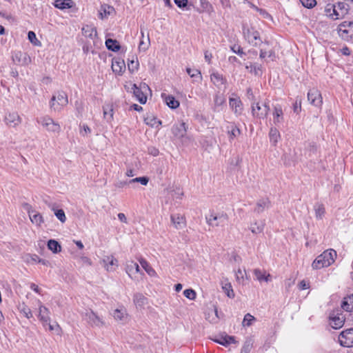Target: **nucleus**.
I'll return each instance as SVG.
<instances>
[{
	"mask_svg": "<svg viewBox=\"0 0 353 353\" xmlns=\"http://www.w3.org/2000/svg\"><path fill=\"white\" fill-rule=\"evenodd\" d=\"M336 257V252L333 249H328L319 255L312 264L314 270L328 267L332 265Z\"/></svg>",
	"mask_w": 353,
	"mask_h": 353,
	"instance_id": "1",
	"label": "nucleus"
},
{
	"mask_svg": "<svg viewBox=\"0 0 353 353\" xmlns=\"http://www.w3.org/2000/svg\"><path fill=\"white\" fill-rule=\"evenodd\" d=\"M68 103V96L65 92H58L53 95L50 101V108L54 111L59 112Z\"/></svg>",
	"mask_w": 353,
	"mask_h": 353,
	"instance_id": "2",
	"label": "nucleus"
},
{
	"mask_svg": "<svg viewBox=\"0 0 353 353\" xmlns=\"http://www.w3.org/2000/svg\"><path fill=\"white\" fill-rule=\"evenodd\" d=\"M243 32L245 39L250 44L254 46H259L263 43L259 32L254 28L244 27Z\"/></svg>",
	"mask_w": 353,
	"mask_h": 353,
	"instance_id": "3",
	"label": "nucleus"
},
{
	"mask_svg": "<svg viewBox=\"0 0 353 353\" xmlns=\"http://www.w3.org/2000/svg\"><path fill=\"white\" fill-rule=\"evenodd\" d=\"M37 122L41 123L50 132L59 134L61 131L60 125L48 116L38 119Z\"/></svg>",
	"mask_w": 353,
	"mask_h": 353,
	"instance_id": "4",
	"label": "nucleus"
},
{
	"mask_svg": "<svg viewBox=\"0 0 353 353\" xmlns=\"http://www.w3.org/2000/svg\"><path fill=\"white\" fill-rule=\"evenodd\" d=\"M330 325L334 329L343 327L345 318L340 310H333L329 315Z\"/></svg>",
	"mask_w": 353,
	"mask_h": 353,
	"instance_id": "5",
	"label": "nucleus"
},
{
	"mask_svg": "<svg viewBox=\"0 0 353 353\" xmlns=\"http://www.w3.org/2000/svg\"><path fill=\"white\" fill-rule=\"evenodd\" d=\"M228 220V216L227 214L223 212L218 214L212 213L206 216L207 223L212 227L224 225L227 223Z\"/></svg>",
	"mask_w": 353,
	"mask_h": 353,
	"instance_id": "6",
	"label": "nucleus"
},
{
	"mask_svg": "<svg viewBox=\"0 0 353 353\" xmlns=\"http://www.w3.org/2000/svg\"><path fill=\"white\" fill-rule=\"evenodd\" d=\"M270 111V107L267 103H263L261 105L259 103H253L252 104V113L254 117L259 119L265 118Z\"/></svg>",
	"mask_w": 353,
	"mask_h": 353,
	"instance_id": "7",
	"label": "nucleus"
},
{
	"mask_svg": "<svg viewBox=\"0 0 353 353\" xmlns=\"http://www.w3.org/2000/svg\"><path fill=\"white\" fill-rule=\"evenodd\" d=\"M339 342L341 346L353 347V328L341 332L339 336Z\"/></svg>",
	"mask_w": 353,
	"mask_h": 353,
	"instance_id": "8",
	"label": "nucleus"
},
{
	"mask_svg": "<svg viewBox=\"0 0 353 353\" xmlns=\"http://www.w3.org/2000/svg\"><path fill=\"white\" fill-rule=\"evenodd\" d=\"M353 21H343L337 28L339 35L344 39L350 37V33L353 32Z\"/></svg>",
	"mask_w": 353,
	"mask_h": 353,
	"instance_id": "9",
	"label": "nucleus"
},
{
	"mask_svg": "<svg viewBox=\"0 0 353 353\" xmlns=\"http://www.w3.org/2000/svg\"><path fill=\"white\" fill-rule=\"evenodd\" d=\"M84 319L92 327H102L104 325L103 321L92 310L85 314Z\"/></svg>",
	"mask_w": 353,
	"mask_h": 353,
	"instance_id": "10",
	"label": "nucleus"
},
{
	"mask_svg": "<svg viewBox=\"0 0 353 353\" xmlns=\"http://www.w3.org/2000/svg\"><path fill=\"white\" fill-rule=\"evenodd\" d=\"M307 99L312 105L316 107H321L323 103L321 92L316 88L310 89L308 91Z\"/></svg>",
	"mask_w": 353,
	"mask_h": 353,
	"instance_id": "11",
	"label": "nucleus"
},
{
	"mask_svg": "<svg viewBox=\"0 0 353 353\" xmlns=\"http://www.w3.org/2000/svg\"><path fill=\"white\" fill-rule=\"evenodd\" d=\"M4 121L8 126L15 128L21 123V119L17 112H8L4 117Z\"/></svg>",
	"mask_w": 353,
	"mask_h": 353,
	"instance_id": "12",
	"label": "nucleus"
},
{
	"mask_svg": "<svg viewBox=\"0 0 353 353\" xmlns=\"http://www.w3.org/2000/svg\"><path fill=\"white\" fill-rule=\"evenodd\" d=\"M12 61L17 65H28L30 63V57L26 54L21 51L15 52L12 54Z\"/></svg>",
	"mask_w": 353,
	"mask_h": 353,
	"instance_id": "13",
	"label": "nucleus"
},
{
	"mask_svg": "<svg viewBox=\"0 0 353 353\" xmlns=\"http://www.w3.org/2000/svg\"><path fill=\"white\" fill-rule=\"evenodd\" d=\"M335 6V19L343 18L349 10V5L345 2H338L334 4Z\"/></svg>",
	"mask_w": 353,
	"mask_h": 353,
	"instance_id": "14",
	"label": "nucleus"
},
{
	"mask_svg": "<svg viewBox=\"0 0 353 353\" xmlns=\"http://www.w3.org/2000/svg\"><path fill=\"white\" fill-rule=\"evenodd\" d=\"M102 263L107 271H114L118 267V261L113 256H106L102 259Z\"/></svg>",
	"mask_w": 353,
	"mask_h": 353,
	"instance_id": "15",
	"label": "nucleus"
},
{
	"mask_svg": "<svg viewBox=\"0 0 353 353\" xmlns=\"http://www.w3.org/2000/svg\"><path fill=\"white\" fill-rule=\"evenodd\" d=\"M25 205L28 210V215L32 223L40 226L44 221L41 214L40 213H35L34 214H32L34 210L32 209L31 206L28 204H26Z\"/></svg>",
	"mask_w": 353,
	"mask_h": 353,
	"instance_id": "16",
	"label": "nucleus"
},
{
	"mask_svg": "<svg viewBox=\"0 0 353 353\" xmlns=\"http://www.w3.org/2000/svg\"><path fill=\"white\" fill-rule=\"evenodd\" d=\"M125 68L124 61L120 58H114L112 62V71L118 74H121Z\"/></svg>",
	"mask_w": 353,
	"mask_h": 353,
	"instance_id": "17",
	"label": "nucleus"
},
{
	"mask_svg": "<svg viewBox=\"0 0 353 353\" xmlns=\"http://www.w3.org/2000/svg\"><path fill=\"white\" fill-rule=\"evenodd\" d=\"M205 319L211 323H216L219 321V316L217 308L214 306V308L208 309L205 312Z\"/></svg>",
	"mask_w": 353,
	"mask_h": 353,
	"instance_id": "18",
	"label": "nucleus"
},
{
	"mask_svg": "<svg viewBox=\"0 0 353 353\" xmlns=\"http://www.w3.org/2000/svg\"><path fill=\"white\" fill-rule=\"evenodd\" d=\"M173 134L177 138H182L186 134V127L185 123H180L173 125L172 128Z\"/></svg>",
	"mask_w": 353,
	"mask_h": 353,
	"instance_id": "19",
	"label": "nucleus"
},
{
	"mask_svg": "<svg viewBox=\"0 0 353 353\" xmlns=\"http://www.w3.org/2000/svg\"><path fill=\"white\" fill-rule=\"evenodd\" d=\"M210 79L214 85L217 88H221L222 85H225L227 83L226 79L219 72H213L210 75Z\"/></svg>",
	"mask_w": 353,
	"mask_h": 353,
	"instance_id": "20",
	"label": "nucleus"
},
{
	"mask_svg": "<svg viewBox=\"0 0 353 353\" xmlns=\"http://www.w3.org/2000/svg\"><path fill=\"white\" fill-rule=\"evenodd\" d=\"M284 120L283 112L282 108L280 105H276L274 107L273 112V122L274 124L282 123Z\"/></svg>",
	"mask_w": 353,
	"mask_h": 353,
	"instance_id": "21",
	"label": "nucleus"
},
{
	"mask_svg": "<svg viewBox=\"0 0 353 353\" xmlns=\"http://www.w3.org/2000/svg\"><path fill=\"white\" fill-rule=\"evenodd\" d=\"M112 316L116 321L122 323H124L128 319V313L124 307L114 310Z\"/></svg>",
	"mask_w": 353,
	"mask_h": 353,
	"instance_id": "22",
	"label": "nucleus"
},
{
	"mask_svg": "<svg viewBox=\"0 0 353 353\" xmlns=\"http://www.w3.org/2000/svg\"><path fill=\"white\" fill-rule=\"evenodd\" d=\"M270 202L268 198L259 199L257 203L254 212L257 214L262 213L266 208L270 207Z\"/></svg>",
	"mask_w": 353,
	"mask_h": 353,
	"instance_id": "23",
	"label": "nucleus"
},
{
	"mask_svg": "<svg viewBox=\"0 0 353 353\" xmlns=\"http://www.w3.org/2000/svg\"><path fill=\"white\" fill-rule=\"evenodd\" d=\"M171 221L176 229H181L185 226V218L179 214H172Z\"/></svg>",
	"mask_w": 353,
	"mask_h": 353,
	"instance_id": "24",
	"label": "nucleus"
},
{
	"mask_svg": "<svg viewBox=\"0 0 353 353\" xmlns=\"http://www.w3.org/2000/svg\"><path fill=\"white\" fill-rule=\"evenodd\" d=\"M229 103L230 107L234 110V113L240 114L242 110V103L238 98H230Z\"/></svg>",
	"mask_w": 353,
	"mask_h": 353,
	"instance_id": "25",
	"label": "nucleus"
},
{
	"mask_svg": "<svg viewBox=\"0 0 353 353\" xmlns=\"http://www.w3.org/2000/svg\"><path fill=\"white\" fill-rule=\"evenodd\" d=\"M133 94L137 100L142 104L145 103L147 101L146 96L143 94L141 88H138L136 84L132 85Z\"/></svg>",
	"mask_w": 353,
	"mask_h": 353,
	"instance_id": "26",
	"label": "nucleus"
},
{
	"mask_svg": "<svg viewBox=\"0 0 353 353\" xmlns=\"http://www.w3.org/2000/svg\"><path fill=\"white\" fill-rule=\"evenodd\" d=\"M161 97L170 108L175 109L179 106V102L174 97L165 94H162Z\"/></svg>",
	"mask_w": 353,
	"mask_h": 353,
	"instance_id": "27",
	"label": "nucleus"
},
{
	"mask_svg": "<svg viewBox=\"0 0 353 353\" xmlns=\"http://www.w3.org/2000/svg\"><path fill=\"white\" fill-rule=\"evenodd\" d=\"M39 319L41 321H43V323L50 322V318L49 316V314H50L49 310L46 307H45L42 305H39Z\"/></svg>",
	"mask_w": 353,
	"mask_h": 353,
	"instance_id": "28",
	"label": "nucleus"
},
{
	"mask_svg": "<svg viewBox=\"0 0 353 353\" xmlns=\"http://www.w3.org/2000/svg\"><path fill=\"white\" fill-rule=\"evenodd\" d=\"M83 34L90 39H94L97 36V30L94 27L86 25L82 28Z\"/></svg>",
	"mask_w": 353,
	"mask_h": 353,
	"instance_id": "29",
	"label": "nucleus"
},
{
	"mask_svg": "<svg viewBox=\"0 0 353 353\" xmlns=\"http://www.w3.org/2000/svg\"><path fill=\"white\" fill-rule=\"evenodd\" d=\"M341 307L347 312L353 311V295L344 299L341 304Z\"/></svg>",
	"mask_w": 353,
	"mask_h": 353,
	"instance_id": "30",
	"label": "nucleus"
},
{
	"mask_svg": "<svg viewBox=\"0 0 353 353\" xmlns=\"http://www.w3.org/2000/svg\"><path fill=\"white\" fill-rule=\"evenodd\" d=\"M134 303L137 307H143L148 303V299L141 293H137L134 296Z\"/></svg>",
	"mask_w": 353,
	"mask_h": 353,
	"instance_id": "31",
	"label": "nucleus"
},
{
	"mask_svg": "<svg viewBox=\"0 0 353 353\" xmlns=\"http://www.w3.org/2000/svg\"><path fill=\"white\" fill-rule=\"evenodd\" d=\"M269 137L270 143L273 145H276L280 139V133L279 130L275 128H271L269 132Z\"/></svg>",
	"mask_w": 353,
	"mask_h": 353,
	"instance_id": "32",
	"label": "nucleus"
},
{
	"mask_svg": "<svg viewBox=\"0 0 353 353\" xmlns=\"http://www.w3.org/2000/svg\"><path fill=\"white\" fill-rule=\"evenodd\" d=\"M105 46L109 50L117 52L120 50L121 46L117 40L108 39L105 41Z\"/></svg>",
	"mask_w": 353,
	"mask_h": 353,
	"instance_id": "33",
	"label": "nucleus"
},
{
	"mask_svg": "<svg viewBox=\"0 0 353 353\" xmlns=\"http://www.w3.org/2000/svg\"><path fill=\"white\" fill-rule=\"evenodd\" d=\"M72 0H57L54 3V6L59 9L63 10L72 8Z\"/></svg>",
	"mask_w": 353,
	"mask_h": 353,
	"instance_id": "34",
	"label": "nucleus"
},
{
	"mask_svg": "<svg viewBox=\"0 0 353 353\" xmlns=\"http://www.w3.org/2000/svg\"><path fill=\"white\" fill-rule=\"evenodd\" d=\"M48 248L54 253L60 252L61 250V247L59 242L54 239H50L48 241Z\"/></svg>",
	"mask_w": 353,
	"mask_h": 353,
	"instance_id": "35",
	"label": "nucleus"
},
{
	"mask_svg": "<svg viewBox=\"0 0 353 353\" xmlns=\"http://www.w3.org/2000/svg\"><path fill=\"white\" fill-rule=\"evenodd\" d=\"M114 9L113 7L108 6V5H103L101 8V11L99 13L101 19H104L108 17V15H110L112 12H114Z\"/></svg>",
	"mask_w": 353,
	"mask_h": 353,
	"instance_id": "36",
	"label": "nucleus"
},
{
	"mask_svg": "<svg viewBox=\"0 0 353 353\" xmlns=\"http://www.w3.org/2000/svg\"><path fill=\"white\" fill-rule=\"evenodd\" d=\"M140 272V268L139 265L134 261H130L129 264L127 265L126 267V272L129 276H131V274L138 273Z\"/></svg>",
	"mask_w": 353,
	"mask_h": 353,
	"instance_id": "37",
	"label": "nucleus"
},
{
	"mask_svg": "<svg viewBox=\"0 0 353 353\" xmlns=\"http://www.w3.org/2000/svg\"><path fill=\"white\" fill-rule=\"evenodd\" d=\"M254 341L252 338H248L244 342L241 353H249L253 347Z\"/></svg>",
	"mask_w": 353,
	"mask_h": 353,
	"instance_id": "38",
	"label": "nucleus"
},
{
	"mask_svg": "<svg viewBox=\"0 0 353 353\" xmlns=\"http://www.w3.org/2000/svg\"><path fill=\"white\" fill-rule=\"evenodd\" d=\"M149 182V178L148 176L137 177L132 179L125 181V184H133L134 183H140L143 185H147Z\"/></svg>",
	"mask_w": 353,
	"mask_h": 353,
	"instance_id": "39",
	"label": "nucleus"
},
{
	"mask_svg": "<svg viewBox=\"0 0 353 353\" xmlns=\"http://www.w3.org/2000/svg\"><path fill=\"white\" fill-rule=\"evenodd\" d=\"M140 264L142 268L146 271V272L150 275L153 276L156 274L154 270L148 264V263L143 259H141L139 260Z\"/></svg>",
	"mask_w": 353,
	"mask_h": 353,
	"instance_id": "40",
	"label": "nucleus"
},
{
	"mask_svg": "<svg viewBox=\"0 0 353 353\" xmlns=\"http://www.w3.org/2000/svg\"><path fill=\"white\" fill-rule=\"evenodd\" d=\"M265 223L261 221L260 223L255 222L254 224H251L250 230L253 234H259L263 232Z\"/></svg>",
	"mask_w": 353,
	"mask_h": 353,
	"instance_id": "41",
	"label": "nucleus"
},
{
	"mask_svg": "<svg viewBox=\"0 0 353 353\" xmlns=\"http://www.w3.org/2000/svg\"><path fill=\"white\" fill-rule=\"evenodd\" d=\"M335 6L334 4H327L325 7V12L330 18L332 19L333 20H336L337 19H335Z\"/></svg>",
	"mask_w": 353,
	"mask_h": 353,
	"instance_id": "42",
	"label": "nucleus"
},
{
	"mask_svg": "<svg viewBox=\"0 0 353 353\" xmlns=\"http://www.w3.org/2000/svg\"><path fill=\"white\" fill-rule=\"evenodd\" d=\"M315 214L316 219H321L325 212V208L323 204H316L314 207Z\"/></svg>",
	"mask_w": 353,
	"mask_h": 353,
	"instance_id": "43",
	"label": "nucleus"
},
{
	"mask_svg": "<svg viewBox=\"0 0 353 353\" xmlns=\"http://www.w3.org/2000/svg\"><path fill=\"white\" fill-rule=\"evenodd\" d=\"M241 134V130H239V128L235 125H233L232 126V129L231 130H229L228 131V135H229V139L230 141H231L232 139H234V138L237 137L238 136H239Z\"/></svg>",
	"mask_w": 353,
	"mask_h": 353,
	"instance_id": "44",
	"label": "nucleus"
},
{
	"mask_svg": "<svg viewBox=\"0 0 353 353\" xmlns=\"http://www.w3.org/2000/svg\"><path fill=\"white\" fill-rule=\"evenodd\" d=\"M187 73L192 77V78H198L197 81H201L202 79V76L201 74L200 70L197 69L192 70L191 68H186Z\"/></svg>",
	"mask_w": 353,
	"mask_h": 353,
	"instance_id": "45",
	"label": "nucleus"
},
{
	"mask_svg": "<svg viewBox=\"0 0 353 353\" xmlns=\"http://www.w3.org/2000/svg\"><path fill=\"white\" fill-rule=\"evenodd\" d=\"M222 289L223 292L227 294V296L230 298L234 297V293L232 288V285L230 283H226L222 286Z\"/></svg>",
	"mask_w": 353,
	"mask_h": 353,
	"instance_id": "46",
	"label": "nucleus"
},
{
	"mask_svg": "<svg viewBox=\"0 0 353 353\" xmlns=\"http://www.w3.org/2000/svg\"><path fill=\"white\" fill-rule=\"evenodd\" d=\"M255 320H256V319L254 316H253L250 313H248L245 315V316L243 318V320L242 322V325L243 327H245V326L249 327L252 324V322L254 321Z\"/></svg>",
	"mask_w": 353,
	"mask_h": 353,
	"instance_id": "47",
	"label": "nucleus"
},
{
	"mask_svg": "<svg viewBox=\"0 0 353 353\" xmlns=\"http://www.w3.org/2000/svg\"><path fill=\"white\" fill-rule=\"evenodd\" d=\"M29 41L35 46H40L41 42L37 39L36 34L32 31H29L28 34Z\"/></svg>",
	"mask_w": 353,
	"mask_h": 353,
	"instance_id": "48",
	"label": "nucleus"
},
{
	"mask_svg": "<svg viewBox=\"0 0 353 353\" xmlns=\"http://www.w3.org/2000/svg\"><path fill=\"white\" fill-rule=\"evenodd\" d=\"M183 294L186 298L190 300H194L196 298V292L192 289L185 290L183 291Z\"/></svg>",
	"mask_w": 353,
	"mask_h": 353,
	"instance_id": "49",
	"label": "nucleus"
},
{
	"mask_svg": "<svg viewBox=\"0 0 353 353\" xmlns=\"http://www.w3.org/2000/svg\"><path fill=\"white\" fill-rule=\"evenodd\" d=\"M226 335H221L214 339H213V341L219 344H221L222 345H224V346H228V342L227 341L228 340L226 339Z\"/></svg>",
	"mask_w": 353,
	"mask_h": 353,
	"instance_id": "50",
	"label": "nucleus"
},
{
	"mask_svg": "<svg viewBox=\"0 0 353 353\" xmlns=\"http://www.w3.org/2000/svg\"><path fill=\"white\" fill-rule=\"evenodd\" d=\"M300 1L304 7L307 8H312L316 4V0H300Z\"/></svg>",
	"mask_w": 353,
	"mask_h": 353,
	"instance_id": "51",
	"label": "nucleus"
},
{
	"mask_svg": "<svg viewBox=\"0 0 353 353\" xmlns=\"http://www.w3.org/2000/svg\"><path fill=\"white\" fill-rule=\"evenodd\" d=\"M55 215L57 217V219L61 222V223H64L66 220V217H65V212L63 210H57L56 212H55Z\"/></svg>",
	"mask_w": 353,
	"mask_h": 353,
	"instance_id": "52",
	"label": "nucleus"
},
{
	"mask_svg": "<svg viewBox=\"0 0 353 353\" xmlns=\"http://www.w3.org/2000/svg\"><path fill=\"white\" fill-rule=\"evenodd\" d=\"M254 274L256 278V279L259 281H263L265 275V272H263L259 269H255L254 270Z\"/></svg>",
	"mask_w": 353,
	"mask_h": 353,
	"instance_id": "53",
	"label": "nucleus"
},
{
	"mask_svg": "<svg viewBox=\"0 0 353 353\" xmlns=\"http://www.w3.org/2000/svg\"><path fill=\"white\" fill-rule=\"evenodd\" d=\"M250 72H254L255 75H259L260 72L261 73V66L250 63Z\"/></svg>",
	"mask_w": 353,
	"mask_h": 353,
	"instance_id": "54",
	"label": "nucleus"
},
{
	"mask_svg": "<svg viewBox=\"0 0 353 353\" xmlns=\"http://www.w3.org/2000/svg\"><path fill=\"white\" fill-rule=\"evenodd\" d=\"M231 50L233 52L239 54V56H243L245 54V52L243 51L242 48L239 45H234L231 47Z\"/></svg>",
	"mask_w": 353,
	"mask_h": 353,
	"instance_id": "55",
	"label": "nucleus"
},
{
	"mask_svg": "<svg viewBox=\"0 0 353 353\" xmlns=\"http://www.w3.org/2000/svg\"><path fill=\"white\" fill-rule=\"evenodd\" d=\"M246 274L245 270H242L241 269L239 268L238 270L236 272V279L238 282H240L241 280L243 279L244 275Z\"/></svg>",
	"mask_w": 353,
	"mask_h": 353,
	"instance_id": "56",
	"label": "nucleus"
},
{
	"mask_svg": "<svg viewBox=\"0 0 353 353\" xmlns=\"http://www.w3.org/2000/svg\"><path fill=\"white\" fill-rule=\"evenodd\" d=\"M201 6L203 10H209L212 8V5L207 0H200Z\"/></svg>",
	"mask_w": 353,
	"mask_h": 353,
	"instance_id": "57",
	"label": "nucleus"
},
{
	"mask_svg": "<svg viewBox=\"0 0 353 353\" xmlns=\"http://www.w3.org/2000/svg\"><path fill=\"white\" fill-rule=\"evenodd\" d=\"M147 40H148V43H145L143 41H140L139 46L140 50H146L148 49V48L149 46V43H150V38H149L148 34L147 36Z\"/></svg>",
	"mask_w": 353,
	"mask_h": 353,
	"instance_id": "58",
	"label": "nucleus"
},
{
	"mask_svg": "<svg viewBox=\"0 0 353 353\" xmlns=\"http://www.w3.org/2000/svg\"><path fill=\"white\" fill-rule=\"evenodd\" d=\"M21 312L28 319H30L32 316V312L28 307H23V308L21 310Z\"/></svg>",
	"mask_w": 353,
	"mask_h": 353,
	"instance_id": "59",
	"label": "nucleus"
},
{
	"mask_svg": "<svg viewBox=\"0 0 353 353\" xmlns=\"http://www.w3.org/2000/svg\"><path fill=\"white\" fill-rule=\"evenodd\" d=\"M179 8H185L188 4V0H174Z\"/></svg>",
	"mask_w": 353,
	"mask_h": 353,
	"instance_id": "60",
	"label": "nucleus"
},
{
	"mask_svg": "<svg viewBox=\"0 0 353 353\" xmlns=\"http://www.w3.org/2000/svg\"><path fill=\"white\" fill-rule=\"evenodd\" d=\"M138 63L137 62H134V61H131V62L130 63H128V69L130 71H134L136 70H137L138 68Z\"/></svg>",
	"mask_w": 353,
	"mask_h": 353,
	"instance_id": "61",
	"label": "nucleus"
},
{
	"mask_svg": "<svg viewBox=\"0 0 353 353\" xmlns=\"http://www.w3.org/2000/svg\"><path fill=\"white\" fill-rule=\"evenodd\" d=\"M310 285H309V283H307L304 280H302L299 283V288L300 290H305V289H307L309 288Z\"/></svg>",
	"mask_w": 353,
	"mask_h": 353,
	"instance_id": "62",
	"label": "nucleus"
},
{
	"mask_svg": "<svg viewBox=\"0 0 353 353\" xmlns=\"http://www.w3.org/2000/svg\"><path fill=\"white\" fill-rule=\"evenodd\" d=\"M90 132H91L90 128L88 125H84L83 126V130H81V131H80V134L83 136H85V134L90 133Z\"/></svg>",
	"mask_w": 353,
	"mask_h": 353,
	"instance_id": "63",
	"label": "nucleus"
},
{
	"mask_svg": "<svg viewBox=\"0 0 353 353\" xmlns=\"http://www.w3.org/2000/svg\"><path fill=\"white\" fill-rule=\"evenodd\" d=\"M80 260H81V263H83L84 264H87L88 265H92V262H91L90 259L89 258H88L87 256H81L80 258Z\"/></svg>",
	"mask_w": 353,
	"mask_h": 353,
	"instance_id": "64",
	"label": "nucleus"
}]
</instances>
